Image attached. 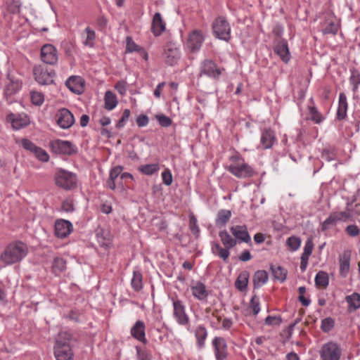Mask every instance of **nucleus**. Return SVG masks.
I'll return each instance as SVG.
<instances>
[{"label": "nucleus", "instance_id": "58", "mask_svg": "<svg viewBox=\"0 0 360 360\" xmlns=\"http://www.w3.org/2000/svg\"><path fill=\"white\" fill-rule=\"evenodd\" d=\"M189 226L191 232L196 235L199 233L197 219L194 216H191L189 219Z\"/></svg>", "mask_w": 360, "mask_h": 360}, {"label": "nucleus", "instance_id": "10", "mask_svg": "<svg viewBox=\"0 0 360 360\" xmlns=\"http://www.w3.org/2000/svg\"><path fill=\"white\" fill-rule=\"evenodd\" d=\"M33 74L35 80L40 84L49 85L53 82L55 72L50 68L42 65L35 66Z\"/></svg>", "mask_w": 360, "mask_h": 360}, {"label": "nucleus", "instance_id": "2", "mask_svg": "<svg viewBox=\"0 0 360 360\" xmlns=\"http://www.w3.org/2000/svg\"><path fill=\"white\" fill-rule=\"evenodd\" d=\"M72 339L70 333L62 331L56 338L54 356L56 360H72L74 356L70 342Z\"/></svg>", "mask_w": 360, "mask_h": 360}, {"label": "nucleus", "instance_id": "31", "mask_svg": "<svg viewBox=\"0 0 360 360\" xmlns=\"http://www.w3.org/2000/svg\"><path fill=\"white\" fill-rule=\"evenodd\" d=\"M122 170L123 167L121 166H116L111 169L109 174V179L107 181L108 187L111 190L115 189V180L119 176H121Z\"/></svg>", "mask_w": 360, "mask_h": 360}, {"label": "nucleus", "instance_id": "55", "mask_svg": "<svg viewBox=\"0 0 360 360\" xmlns=\"http://www.w3.org/2000/svg\"><path fill=\"white\" fill-rule=\"evenodd\" d=\"M162 182L166 186H170L172 183V174L171 171L167 168L162 173Z\"/></svg>", "mask_w": 360, "mask_h": 360}, {"label": "nucleus", "instance_id": "51", "mask_svg": "<svg viewBox=\"0 0 360 360\" xmlns=\"http://www.w3.org/2000/svg\"><path fill=\"white\" fill-rule=\"evenodd\" d=\"M334 323L332 318H326L321 321V328L323 332L328 333L334 327Z\"/></svg>", "mask_w": 360, "mask_h": 360}, {"label": "nucleus", "instance_id": "26", "mask_svg": "<svg viewBox=\"0 0 360 360\" xmlns=\"http://www.w3.org/2000/svg\"><path fill=\"white\" fill-rule=\"evenodd\" d=\"M276 141L274 131L271 129H265L261 134L260 143L264 149L271 148Z\"/></svg>", "mask_w": 360, "mask_h": 360}, {"label": "nucleus", "instance_id": "42", "mask_svg": "<svg viewBox=\"0 0 360 360\" xmlns=\"http://www.w3.org/2000/svg\"><path fill=\"white\" fill-rule=\"evenodd\" d=\"M345 209L349 212V221H354L360 216V203H356L354 205L352 203H347Z\"/></svg>", "mask_w": 360, "mask_h": 360}, {"label": "nucleus", "instance_id": "24", "mask_svg": "<svg viewBox=\"0 0 360 360\" xmlns=\"http://www.w3.org/2000/svg\"><path fill=\"white\" fill-rule=\"evenodd\" d=\"M145 329V323L142 321H137L131 329V335L136 340L146 344L147 340Z\"/></svg>", "mask_w": 360, "mask_h": 360}, {"label": "nucleus", "instance_id": "17", "mask_svg": "<svg viewBox=\"0 0 360 360\" xmlns=\"http://www.w3.org/2000/svg\"><path fill=\"white\" fill-rule=\"evenodd\" d=\"M41 58L47 64H54L58 60L57 51L51 44H45L41 49Z\"/></svg>", "mask_w": 360, "mask_h": 360}, {"label": "nucleus", "instance_id": "48", "mask_svg": "<svg viewBox=\"0 0 360 360\" xmlns=\"http://www.w3.org/2000/svg\"><path fill=\"white\" fill-rule=\"evenodd\" d=\"M309 115L311 116V120L314 121L316 124L321 123L323 117L322 115L318 111L317 108L314 106L309 107Z\"/></svg>", "mask_w": 360, "mask_h": 360}, {"label": "nucleus", "instance_id": "6", "mask_svg": "<svg viewBox=\"0 0 360 360\" xmlns=\"http://www.w3.org/2000/svg\"><path fill=\"white\" fill-rule=\"evenodd\" d=\"M173 305V317L178 324L185 326L188 330L190 327L189 316L186 311V306L177 297L172 298Z\"/></svg>", "mask_w": 360, "mask_h": 360}, {"label": "nucleus", "instance_id": "36", "mask_svg": "<svg viewBox=\"0 0 360 360\" xmlns=\"http://www.w3.org/2000/svg\"><path fill=\"white\" fill-rule=\"evenodd\" d=\"M105 108L108 110H113L117 105L118 101L116 95L111 91H107L105 94Z\"/></svg>", "mask_w": 360, "mask_h": 360}, {"label": "nucleus", "instance_id": "41", "mask_svg": "<svg viewBox=\"0 0 360 360\" xmlns=\"http://www.w3.org/2000/svg\"><path fill=\"white\" fill-rule=\"evenodd\" d=\"M315 283L319 288H326L329 283L328 274L323 271H319L315 277Z\"/></svg>", "mask_w": 360, "mask_h": 360}, {"label": "nucleus", "instance_id": "8", "mask_svg": "<svg viewBox=\"0 0 360 360\" xmlns=\"http://www.w3.org/2000/svg\"><path fill=\"white\" fill-rule=\"evenodd\" d=\"M55 181L58 186L65 190H70L76 186L77 177L72 172L59 169L55 174Z\"/></svg>", "mask_w": 360, "mask_h": 360}, {"label": "nucleus", "instance_id": "3", "mask_svg": "<svg viewBox=\"0 0 360 360\" xmlns=\"http://www.w3.org/2000/svg\"><path fill=\"white\" fill-rule=\"evenodd\" d=\"M232 163L229 166L228 170L238 178H248L254 174L253 169L239 155L231 158Z\"/></svg>", "mask_w": 360, "mask_h": 360}, {"label": "nucleus", "instance_id": "53", "mask_svg": "<svg viewBox=\"0 0 360 360\" xmlns=\"http://www.w3.org/2000/svg\"><path fill=\"white\" fill-rule=\"evenodd\" d=\"M32 103L35 105H41L44 101V95L38 91H32L31 93Z\"/></svg>", "mask_w": 360, "mask_h": 360}, {"label": "nucleus", "instance_id": "19", "mask_svg": "<svg viewBox=\"0 0 360 360\" xmlns=\"http://www.w3.org/2000/svg\"><path fill=\"white\" fill-rule=\"evenodd\" d=\"M73 230L72 224L65 219H58L55 223V234L58 238H64Z\"/></svg>", "mask_w": 360, "mask_h": 360}, {"label": "nucleus", "instance_id": "14", "mask_svg": "<svg viewBox=\"0 0 360 360\" xmlns=\"http://www.w3.org/2000/svg\"><path fill=\"white\" fill-rule=\"evenodd\" d=\"M351 257L352 251L350 250H345L339 255V273L342 278H346L349 274Z\"/></svg>", "mask_w": 360, "mask_h": 360}, {"label": "nucleus", "instance_id": "25", "mask_svg": "<svg viewBox=\"0 0 360 360\" xmlns=\"http://www.w3.org/2000/svg\"><path fill=\"white\" fill-rule=\"evenodd\" d=\"M274 51L283 62L287 63L290 60V52L286 40L278 41L274 47Z\"/></svg>", "mask_w": 360, "mask_h": 360}, {"label": "nucleus", "instance_id": "23", "mask_svg": "<svg viewBox=\"0 0 360 360\" xmlns=\"http://www.w3.org/2000/svg\"><path fill=\"white\" fill-rule=\"evenodd\" d=\"M191 290L193 297L200 301L206 300L208 296V290L206 286L200 281L192 283Z\"/></svg>", "mask_w": 360, "mask_h": 360}, {"label": "nucleus", "instance_id": "43", "mask_svg": "<svg viewBox=\"0 0 360 360\" xmlns=\"http://www.w3.org/2000/svg\"><path fill=\"white\" fill-rule=\"evenodd\" d=\"M142 274L139 271H134L133 272V277L131 281V287L135 291H139L142 287Z\"/></svg>", "mask_w": 360, "mask_h": 360}, {"label": "nucleus", "instance_id": "37", "mask_svg": "<svg viewBox=\"0 0 360 360\" xmlns=\"http://www.w3.org/2000/svg\"><path fill=\"white\" fill-rule=\"evenodd\" d=\"M249 273L247 271H242L236 278L235 282L236 288L240 291H243L246 289L248 283Z\"/></svg>", "mask_w": 360, "mask_h": 360}, {"label": "nucleus", "instance_id": "63", "mask_svg": "<svg viewBox=\"0 0 360 360\" xmlns=\"http://www.w3.org/2000/svg\"><path fill=\"white\" fill-rule=\"evenodd\" d=\"M108 20L104 16H99L96 19V25L99 30L103 31L107 26Z\"/></svg>", "mask_w": 360, "mask_h": 360}, {"label": "nucleus", "instance_id": "56", "mask_svg": "<svg viewBox=\"0 0 360 360\" xmlns=\"http://www.w3.org/2000/svg\"><path fill=\"white\" fill-rule=\"evenodd\" d=\"M156 119L162 127H167L172 124V120L165 115H156Z\"/></svg>", "mask_w": 360, "mask_h": 360}, {"label": "nucleus", "instance_id": "35", "mask_svg": "<svg viewBox=\"0 0 360 360\" xmlns=\"http://www.w3.org/2000/svg\"><path fill=\"white\" fill-rule=\"evenodd\" d=\"M51 269L56 276H60L66 269V262L61 257H55Z\"/></svg>", "mask_w": 360, "mask_h": 360}, {"label": "nucleus", "instance_id": "22", "mask_svg": "<svg viewBox=\"0 0 360 360\" xmlns=\"http://www.w3.org/2000/svg\"><path fill=\"white\" fill-rule=\"evenodd\" d=\"M66 86L73 93L81 94L84 90V80L79 76H71L65 82Z\"/></svg>", "mask_w": 360, "mask_h": 360}, {"label": "nucleus", "instance_id": "62", "mask_svg": "<svg viewBox=\"0 0 360 360\" xmlns=\"http://www.w3.org/2000/svg\"><path fill=\"white\" fill-rule=\"evenodd\" d=\"M62 209L65 212H72L74 210L73 202L71 199H67L62 203Z\"/></svg>", "mask_w": 360, "mask_h": 360}, {"label": "nucleus", "instance_id": "32", "mask_svg": "<svg viewBox=\"0 0 360 360\" xmlns=\"http://www.w3.org/2000/svg\"><path fill=\"white\" fill-rule=\"evenodd\" d=\"M219 236L225 248L231 249L234 248L237 244V240L233 238L226 230L219 231Z\"/></svg>", "mask_w": 360, "mask_h": 360}, {"label": "nucleus", "instance_id": "5", "mask_svg": "<svg viewBox=\"0 0 360 360\" xmlns=\"http://www.w3.org/2000/svg\"><path fill=\"white\" fill-rule=\"evenodd\" d=\"M213 34L215 37L229 41L231 39V26L224 17H217L212 25Z\"/></svg>", "mask_w": 360, "mask_h": 360}, {"label": "nucleus", "instance_id": "44", "mask_svg": "<svg viewBox=\"0 0 360 360\" xmlns=\"http://www.w3.org/2000/svg\"><path fill=\"white\" fill-rule=\"evenodd\" d=\"M271 269L275 278L281 282L285 280L287 271L284 268L280 266H271Z\"/></svg>", "mask_w": 360, "mask_h": 360}, {"label": "nucleus", "instance_id": "39", "mask_svg": "<svg viewBox=\"0 0 360 360\" xmlns=\"http://www.w3.org/2000/svg\"><path fill=\"white\" fill-rule=\"evenodd\" d=\"M268 281V275L266 271L264 270L257 271L253 277L254 285L256 288H259L263 285Z\"/></svg>", "mask_w": 360, "mask_h": 360}, {"label": "nucleus", "instance_id": "7", "mask_svg": "<svg viewBox=\"0 0 360 360\" xmlns=\"http://www.w3.org/2000/svg\"><path fill=\"white\" fill-rule=\"evenodd\" d=\"M205 39V34L203 30L194 29L188 34L185 46L191 52L198 51Z\"/></svg>", "mask_w": 360, "mask_h": 360}, {"label": "nucleus", "instance_id": "12", "mask_svg": "<svg viewBox=\"0 0 360 360\" xmlns=\"http://www.w3.org/2000/svg\"><path fill=\"white\" fill-rule=\"evenodd\" d=\"M164 59L169 65H174L177 63L181 57L180 50L174 44L168 43L165 46Z\"/></svg>", "mask_w": 360, "mask_h": 360}, {"label": "nucleus", "instance_id": "9", "mask_svg": "<svg viewBox=\"0 0 360 360\" xmlns=\"http://www.w3.org/2000/svg\"><path fill=\"white\" fill-rule=\"evenodd\" d=\"M346 221H349V214L346 211V209L342 211L332 212L321 224V230L326 231L336 226L338 223Z\"/></svg>", "mask_w": 360, "mask_h": 360}, {"label": "nucleus", "instance_id": "21", "mask_svg": "<svg viewBox=\"0 0 360 360\" xmlns=\"http://www.w3.org/2000/svg\"><path fill=\"white\" fill-rule=\"evenodd\" d=\"M230 231L237 242H244L246 243L250 242L251 238L245 226H233L230 228Z\"/></svg>", "mask_w": 360, "mask_h": 360}, {"label": "nucleus", "instance_id": "11", "mask_svg": "<svg viewBox=\"0 0 360 360\" xmlns=\"http://www.w3.org/2000/svg\"><path fill=\"white\" fill-rule=\"evenodd\" d=\"M53 151L56 153L71 155L75 153L77 148L70 141L56 139L51 143Z\"/></svg>", "mask_w": 360, "mask_h": 360}, {"label": "nucleus", "instance_id": "54", "mask_svg": "<svg viewBox=\"0 0 360 360\" xmlns=\"http://www.w3.org/2000/svg\"><path fill=\"white\" fill-rule=\"evenodd\" d=\"M137 357L139 360H151V354L146 349L136 347Z\"/></svg>", "mask_w": 360, "mask_h": 360}, {"label": "nucleus", "instance_id": "38", "mask_svg": "<svg viewBox=\"0 0 360 360\" xmlns=\"http://www.w3.org/2000/svg\"><path fill=\"white\" fill-rule=\"evenodd\" d=\"M231 217V212L230 210H221L217 213V219H216V226L218 227H222L226 225V224L229 221Z\"/></svg>", "mask_w": 360, "mask_h": 360}, {"label": "nucleus", "instance_id": "59", "mask_svg": "<svg viewBox=\"0 0 360 360\" xmlns=\"http://www.w3.org/2000/svg\"><path fill=\"white\" fill-rule=\"evenodd\" d=\"M129 116H130V110L128 109H125L123 112L121 119L119 120L118 123L117 124V127L118 128H121V127H124L126 122L128 120Z\"/></svg>", "mask_w": 360, "mask_h": 360}, {"label": "nucleus", "instance_id": "15", "mask_svg": "<svg viewBox=\"0 0 360 360\" xmlns=\"http://www.w3.org/2000/svg\"><path fill=\"white\" fill-rule=\"evenodd\" d=\"M56 122L60 128L68 129L75 123V119L69 110L63 108L56 114Z\"/></svg>", "mask_w": 360, "mask_h": 360}, {"label": "nucleus", "instance_id": "52", "mask_svg": "<svg viewBox=\"0 0 360 360\" xmlns=\"http://www.w3.org/2000/svg\"><path fill=\"white\" fill-rule=\"evenodd\" d=\"M16 142L20 143L25 150H29L32 153H33L37 147L34 143L27 139H22L20 141H17Z\"/></svg>", "mask_w": 360, "mask_h": 360}, {"label": "nucleus", "instance_id": "29", "mask_svg": "<svg viewBox=\"0 0 360 360\" xmlns=\"http://www.w3.org/2000/svg\"><path fill=\"white\" fill-rule=\"evenodd\" d=\"M82 43L85 46L94 47L96 39L95 32L89 27H87L82 34Z\"/></svg>", "mask_w": 360, "mask_h": 360}, {"label": "nucleus", "instance_id": "61", "mask_svg": "<svg viewBox=\"0 0 360 360\" xmlns=\"http://www.w3.org/2000/svg\"><path fill=\"white\" fill-rule=\"evenodd\" d=\"M115 88L121 95H124L127 91V82L123 80L119 81Z\"/></svg>", "mask_w": 360, "mask_h": 360}, {"label": "nucleus", "instance_id": "27", "mask_svg": "<svg viewBox=\"0 0 360 360\" xmlns=\"http://www.w3.org/2000/svg\"><path fill=\"white\" fill-rule=\"evenodd\" d=\"M152 32L155 36H160L166 29V23L160 13H156L152 21Z\"/></svg>", "mask_w": 360, "mask_h": 360}, {"label": "nucleus", "instance_id": "28", "mask_svg": "<svg viewBox=\"0 0 360 360\" xmlns=\"http://www.w3.org/2000/svg\"><path fill=\"white\" fill-rule=\"evenodd\" d=\"M348 109V103L346 95L344 93L339 94L338 107L337 110V117L338 120H344L347 117Z\"/></svg>", "mask_w": 360, "mask_h": 360}, {"label": "nucleus", "instance_id": "60", "mask_svg": "<svg viewBox=\"0 0 360 360\" xmlns=\"http://www.w3.org/2000/svg\"><path fill=\"white\" fill-rule=\"evenodd\" d=\"M314 249V243L311 238H308L304 247L303 254L311 255Z\"/></svg>", "mask_w": 360, "mask_h": 360}, {"label": "nucleus", "instance_id": "16", "mask_svg": "<svg viewBox=\"0 0 360 360\" xmlns=\"http://www.w3.org/2000/svg\"><path fill=\"white\" fill-rule=\"evenodd\" d=\"M21 88L20 80L13 74L9 73L5 82L4 94L11 96L16 94Z\"/></svg>", "mask_w": 360, "mask_h": 360}, {"label": "nucleus", "instance_id": "50", "mask_svg": "<svg viewBox=\"0 0 360 360\" xmlns=\"http://www.w3.org/2000/svg\"><path fill=\"white\" fill-rule=\"evenodd\" d=\"M287 245L292 250L295 251L299 249L301 245V240L298 237L291 236L287 240Z\"/></svg>", "mask_w": 360, "mask_h": 360}, {"label": "nucleus", "instance_id": "13", "mask_svg": "<svg viewBox=\"0 0 360 360\" xmlns=\"http://www.w3.org/2000/svg\"><path fill=\"white\" fill-rule=\"evenodd\" d=\"M212 346L217 360H224L228 355L227 344L224 338L216 337L212 340Z\"/></svg>", "mask_w": 360, "mask_h": 360}, {"label": "nucleus", "instance_id": "1", "mask_svg": "<svg viewBox=\"0 0 360 360\" xmlns=\"http://www.w3.org/2000/svg\"><path fill=\"white\" fill-rule=\"evenodd\" d=\"M27 247L22 242L11 243L6 246L0 256V260L6 265L21 261L27 254Z\"/></svg>", "mask_w": 360, "mask_h": 360}, {"label": "nucleus", "instance_id": "18", "mask_svg": "<svg viewBox=\"0 0 360 360\" xmlns=\"http://www.w3.org/2000/svg\"><path fill=\"white\" fill-rule=\"evenodd\" d=\"M6 120L11 124L12 127L15 130L27 127L30 122V118L25 114L15 115L11 113L7 115Z\"/></svg>", "mask_w": 360, "mask_h": 360}, {"label": "nucleus", "instance_id": "34", "mask_svg": "<svg viewBox=\"0 0 360 360\" xmlns=\"http://www.w3.org/2000/svg\"><path fill=\"white\" fill-rule=\"evenodd\" d=\"M195 336L198 347L200 348L203 347L207 337V330L205 327L202 325L197 326L195 330Z\"/></svg>", "mask_w": 360, "mask_h": 360}, {"label": "nucleus", "instance_id": "40", "mask_svg": "<svg viewBox=\"0 0 360 360\" xmlns=\"http://www.w3.org/2000/svg\"><path fill=\"white\" fill-rule=\"evenodd\" d=\"M338 31V25L333 20L328 19L323 25L322 32L324 34H336Z\"/></svg>", "mask_w": 360, "mask_h": 360}, {"label": "nucleus", "instance_id": "45", "mask_svg": "<svg viewBox=\"0 0 360 360\" xmlns=\"http://www.w3.org/2000/svg\"><path fill=\"white\" fill-rule=\"evenodd\" d=\"M349 82L352 85V91L356 93L360 86V72L357 70H351V76L349 77Z\"/></svg>", "mask_w": 360, "mask_h": 360}, {"label": "nucleus", "instance_id": "4", "mask_svg": "<svg viewBox=\"0 0 360 360\" xmlns=\"http://www.w3.org/2000/svg\"><path fill=\"white\" fill-rule=\"evenodd\" d=\"M343 354L341 344L330 340L322 345L319 355L321 360H340Z\"/></svg>", "mask_w": 360, "mask_h": 360}, {"label": "nucleus", "instance_id": "46", "mask_svg": "<svg viewBox=\"0 0 360 360\" xmlns=\"http://www.w3.org/2000/svg\"><path fill=\"white\" fill-rule=\"evenodd\" d=\"M248 309L250 310V314H252L253 316L257 315V314L260 311V302H259V298L254 295L249 304Z\"/></svg>", "mask_w": 360, "mask_h": 360}, {"label": "nucleus", "instance_id": "57", "mask_svg": "<svg viewBox=\"0 0 360 360\" xmlns=\"http://www.w3.org/2000/svg\"><path fill=\"white\" fill-rule=\"evenodd\" d=\"M345 231L347 234L351 237H356L359 236L360 231L357 226L356 225H349L347 226Z\"/></svg>", "mask_w": 360, "mask_h": 360}, {"label": "nucleus", "instance_id": "64", "mask_svg": "<svg viewBox=\"0 0 360 360\" xmlns=\"http://www.w3.org/2000/svg\"><path fill=\"white\" fill-rule=\"evenodd\" d=\"M138 46L134 42L131 37L127 38V46L126 50L129 52H133L137 51Z\"/></svg>", "mask_w": 360, "mask_h": 360}, {"label": "nucleus", "instance_id": "30", "mask_svg": "<svg viewBox=\"0 0 360 360\" xmlns=\"http://www.w3.org/2000/svg\"><path fill=\"white\" fill-rule=\"evenodd\" d=\"M230 248H222L218 243H214L212 245V252L214 255L221 258L224 262H227L230 252Z\"/></svg>", "mask_w": 360, "mask_h": 360}, {"label": "nucleus", "instance_id": "49", "mask_svg": "<svg viewBox=\"0 0 360 360\" xmlns=\"http://www.w3.org/2000/svg\"><path fill=\"white\" fill-rule=\"evenodd\" d=\"M34 156L41 162H48L49 160V155L46 151L41 148L37 147L36 150L33 152Z\"/></svg>", "mask_w": 360, "mask_h": 360}, {"label": "nucleus", "instance_id": "20", "mask_svg": "<svg viewBox=\"0 0 360 360\" xmlns=\"http://www.w3.org/2000/svg\"><path fill=\"white\" fill-rule=\"evenodd\" d=\"M223 69L217 67V65L211 60H205L201 67V73L207 76L218 79L221 74Z\"/></svg>", "mask_w": 360, "mask_h": 360}, {"label": "nucleus", "instance_id": "33", "mask_svg": "<svg viewBox=\"0 0 360 360\" xmlns=\"http://www.w3.org/2000/svg\"><path fill=\"white\" fill-rule=\"evenodd\" d=\"M345 300L348 303V310L349 311H356L360 307V295L357 292L346 296Z\"/></svg>", "mask_w": 360, "mask_h": 360}, {"label": "nucleus", "instance_id": "47", "mask_svg": "<svg viewBox=\"0 0 360 360\" xmlns=\"http://www.w3.org/2000/svg\"><path fill=\"white\" fill-rule=\"evenodd\" d=\"M159 165L155 163L142 165L139 167V169L141 173L146 175H152L156 173L159 170Z\"/></svg>", "mask_w": 360, "mask_h": 360}]
</instances>
